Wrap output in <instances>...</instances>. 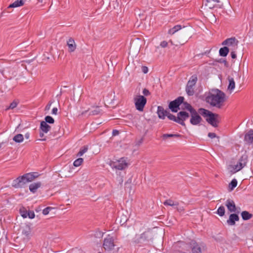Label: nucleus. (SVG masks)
Instances as JSON below:
<instances>
[{"label": "nucleus", "instance_id": "obj_39", "mask_svg": "<svg viewBox=\"0 0 253 253\" xmlns=\"http://www.w3.org/2000/svg\"><path fill=\"white\" fill-rule=\"evenodd\" d=\"M83 161L84 160L83 158H78L74 161L73 165L76 167H79L81 165L83 162Z\"/></svg>", "mask_w": 253, "mask_h": 253}, {"label": "nucleus", "instance_id": "obj_59", "mask_svg": "<svg viewBox=\"0 0 253 253\" xmlns=\"http://www.w3.org/2000/svg\"><path fill=\"white\" fill-rule=\"evenodd\" d=\"M176 209L178 211H181L183 210V208L182 207H181V208L176 207Z\"/></svg>", "mask_w": 253, "mask_h": 253}, {"label": "nucleus", "instance_id": "obj_16", "mask_svg": "<svg viewBox=\"0 0 253 253\" xmlns=\"http://www.w3.org/2000/svg\"><path fill=\"white\" fill-rule=\"evenodd\" d=\"M239 220V217L236 213H232L229 215V219L227 220V223L229 225L233 226L235 224L236 221Z\"/></svg>", "mask_w": 253, "mask_h": 253}, {"label": "nucleus", "instance_id": "obj_11", "mask_svg": "<svg viewBox=\"0 0 253 253\" xmlns=\"http://www.w3.org/2000/svg\"><path fill=\"white\" fill-rule=\"evenodd\" d=\"M103 246L106 251H110L112 250L115 246L113 237L108 235L107 238H105Z\"/></svg>", "mask_w": 253, "mask_h": 253}, {"label": "nucleus", "instance_id": "obj_42", "mask_svg": "<svg viewBox=\"0 0 253 253\" xmlns=\"http://www.w3.org/2000/svg\"><path fill=\"white\" fill-rule=\"evenodd\" d=\"M228 169H230V171L231 173H234L240 170L237 169L236 165H234V166L230 165V166H229Z\"/></svg>", "mask_w": 253, "mask_h": 253}, {"label": "nucleus", "instance_id": "obj_37", "mask_svg": "<svg viewBox=\"0 0 253 253\" xmlns=\"http://www.w3.org/2000/svg\"><path fill=\"white\" fill-rule=\"evenodd\" d=\"M217 213L220 216H222L225 214V208L223 206H221L217 211Z\"/></svg>", "mask_w": 253, "mask_h": 253}, {"label": "nucleus", "instance_id": "obj_2", "mask_svg": "<svg viewBox=\"0 0 253 253\" xmlns=\"http://www.w3.org/2000/svg\"><path fill=\"white\" fill-rule=\"evenodd\" d=\"M197 80V75H194L191 76L188 81L186 86V91L188 95L192 96L194 95L195 92L194 86H195Z\"/></svg>", "mask_w": 253, "mask_h": 253}, {"label": "nucleus", "instance_id": "obj_13", "mask_svg": "<svg viewBox=\"0 0 253 253\" xmlns=\"http://www.w3.org/2000/svg\"><path fill=\"white\" fill-rule=\"evenodd\" d=\"M238 41L235 38H228L223 42L222 45H226L229 47L230 48L237 49L238 48Z\"/></svg>", "mask_w": 253, "mask_h": 253}, {"label": "nucleus", "instance_id": "obj_36", "mask_svg": "<svg viewBox=\"0 0 253 253\" xmlns=\"http://www.w3.org/2000/svg\"><path fill=\"white\" fill-rule=\"evenodd\" d=\"M164 205L165 206H178V203H174L172 200L169 199L165 201L164 203Z\"/></svg>", "mask_w": 253, "mask_h": 253}, {"label": "nucleus", "instance_id": "obj_18", "mask_svg": "<svg viewBox=\"0 0 253 253\" xmlns=\"http://www.w3.org/2000/svg\"><path fill=\"white\" fill-rule=\"evenodd\" d=\"M244 141L246 143L250 144L253 143V130L250 129L245 135Z\"/></svg>", "mask_w": 253, "mask_h": 253}, {"label": "nucleus", "instance_id": "obj_29", "mask_svg": "<svg viewBox=\"0 0 253 253\" xmlns=\"http://www.w3.org/2000/svg\"><path fill=\"white\" fill-rule=\"evenodd\" d=\"M24 4V1H15L13 3L10 4L8 7L7 9L10 8L17 7L22 6Z\"/></svg>", "mask_w": 253, "mask_h": 253}, {"label": "nucleus", "instance_id": "obj_53", "mask_svg": "<svg viewBox=\"0 0 253 253\" xmlns=\"http://www.w3.org/2000/svg\"><path fill=\"white\" fill-rule=\"evenodd\" d=\"M142 71L144 74H146L148 72V69L146 66H142Z\"/></svg>", "mask_w": 253, "mask_h": 253}, {"label": "nucleus", "instance_id": "obj_22", "mask_svg": "<svg viewBox=\"0 0 253 253\" xmlns=\"http://www.w3.org/2000/svg\"><path fill=\"white\" fill-rule=\"evenodd\" d=\"M40 129L44 133L48 132L51 129V126L44 121H42L40 124Z\"/></svg>", "mask_w": 253, "mask_h": 253}, {"label": "nucleus", "instance_id": "obj_47", "mask_svg": "<svg viewBox=\"0 0 253 253\" xmlns=\"http://www.w3.org/2000/svg\"><path fill=\"white\" fill-rule=\"evenodd\" d=\"M27 216H28L30 218L32 219L35 217V213L33 211H29L27 212Z\"/></svg>", "mask_w": 253, "mask_h": 253}, {"label": "nucleus", "instance_id": "obj_41", "mask_svg": "<svg viewBox=\"0 0 253 253\" xmlns=\"http://www.w3.org/2000/svg\"><path fill=\"white\" fill-rule=\"evenodd\" d=\"M88 150V148L87 146H84L83 148V149H81L80 151L78 152L77 154V156H81L84 153H85Z\"/></svg>", "mask_w": 253, "mask_h": 253}, {"label": "nucleus", "instance_id": "obj_34", "mask_svg": "<svg viewBox=\"0 0 253 253\" xmlns=\"http://www.w3.org/2000/svg\"><path fill=\"white\" fill-rule=\"evenodd\" d=\"M127 217L126 215L122 214L120 216H119L117 220L118 221L121 225H123L127 221Z\"/></svg>", "mask_w": 253, "mask_h": 253}, {"label": "nucleus", "instance_id": "obj_58", "mask_svg": "<svg viewBox=\"0 0 253 253\" xmlns=\"http://www.w3.org/2000/svg\"><path fill=\"white\" fill-rule=\"evenodd\" d=\"M58 109L57 108H53L52 110V113L54 115H56L57 114Z\"/></svg>", "mask_w": 253, "mask_h": 253}, {"label": "nucleus", "instance_id": "obj_17", "mask_svg": "<svg viewBox=\"0 0 253 253\" xmlns=\"http://www.w3.org/2000/svg\"><path fill=\"white\" fill-rule=\"evenodd\" d=\"M225 205L230 212H236V205L234 202L233 200L228 199L226 201Z\"/></svg>", "mask_w": 253, "mask_h": 253}, {"label": "nucleus", "instance_id": "obj_60", "mask_svg": "<svg viewBox=\"0 0 253 253\" xmlns=\"http://www.w3.org/2000/svg\"><path fill=\"white\" fill-rule=\"evenodd\" d=\"M44 136V134H43V132L42 131V132H40V136L41 137H43Z\"/></svg>", "mask_w": 253, "mask_h": 253}, {"label": "nucleus", "instance_id": "obj_48", "mask_svg": "<svg viewBox=\"0 0 253 253\" xmlns=\"http://www.w3.org/2000/svg\"><path fill=\"white\" fill-rule=\"evenodd\" d=\"M236 49L230 48L231 55L232 59H235L237 57L236 54L235 53V50Z\"/></svg>", "mask_w": 253, "mask_h": 253}, {"label": "nucleus", "instance_id": "obj_19", "mask_svg": "<svg viewBox=\"0 0 253 253\" xmlns=\"http://www.w3.org/2000/svg\"><path fill=\"white\" fill-rule=\"evenodd\" d=\"M168 112L165 110L162 106H159L158 107L157 114L160 119H164L165 117L167 116Z\"/></svg>", "mask_w": 253, "mask_h": 253}, {"label": "nucleus", "instance_id": "obj_23", "mask_svg": "<svg viewBox=\"0 0 253 253\" xmlns=\"http://www.w3.org/2000/svg\"><path fill=\"white\" fill-rule=\"evenodd\" d=\"M41 183L40 182L33 183L30 185L29 189L31 192L34 193L37 191L38 188L41 187Z\"/></svg>", "mask_w": 253, "mask_h": 253}, {"label": "nucleus", "instance_id": "obj_1", "mask_svg": "<svg viewBox=\"0 0 253 253\" xmlns=\"http://www.w3.org/2000/svg\"><path fill=\"white\" fill-rule=\"evenodd\" d=\"M213 91V93H209L205 100L211 106L220 109L226 100V94L218 89H216Z\"/></svg>", "mask_w": 253, "mask_h": 253}, {"label": "nucleus", "instance_id": "obj_21", "mask_svg": "<svg viewBox=\"0 0 253 253\" xmlns=\"http://www.w3.org/2000/svg\"><path fill=\"white\" fill-rule=\"evenodd\" d=\"M181 109L182 111H184L185 110H187L190 113L192 111H193L195 109L187 102H185L183 100V102L181 104Z\"/></svg>", "mask_w": 253, "mask_h": 253}, {"label": "nucleus", "instance_id": "obj_12", "mask_svg": "<svg viewBox=\"0 0 253 253\" xmlns=\"http://www.w3.org/2000/svg\"><path fill=\"white\" fill-rule=\"evenodd\" d=\"M27 183L24 175H22L14 180L12 186L16 188H20L23 187Z\"/></svg>", "mask_w": 253, "mask_h": 253}, {"label": "nucleus", "instance_id": "obj_45", "mask_svg": "<svg viewBox=\"0 0 253 253\" xmlns=\"http://www.w3.org/2000/svg\"><path fill=\"white\" fill-rule=\"evenodd\" d=\"M20 213L21 216L24 218H26L27 217V211L24 209L20 210Z\"/></svg>", "mask_w": 253, "mask_h": 253}, {"label": "nucleus", "instance_id": "obj_57", "mask_svg": "<svg viewBox=\"0 0 253 253\" xmlns=\"http://www.w3.org/2000/svg\"><path fill=\"white\" fill-rule=\"evenodd\" d=\"M143 138H141L138 141L136 142V145L137 146L140 145L142 144V143L143 142Z\"/></svg>", "mask_w": 253, "mask_h": 253}, {"label": "nucleus", "instance_id": "obj_50", "mask_svg": "<svg viewBox=\"0 0 253 253\" xmlns=\"http://www.w3.org/2000/svg\"><path fill=\"white\" fill-rule=\"evenodd\" d=\"M143 94L145 96H148L150 94V92L147 89L144 88L143 90Z\"/></svg>", "mask_w": 253, "mask_h": 253}, {"label": "nucleus", "instance_id": "obj_61", "mask_svg": "<svg viewBox=\"0 0 253 253\" xmlns=\"http://www.w3.org/2000/svg\"><path fill=\"white\" fill-rule=\"evenodd\" d=\"M25 136L27 139H28L29 138L30 135L29 133H26Z\"/></svg>", "mask_w": 253, "mask_h": 253}, {"label": "nucleus", "instance_id": "obj_10", "mask_svg": "<svg viewBox=\"0 0 253 253\" xmlns=\"http://www.w3.org/2000/svg\"><path fill=\"white\" fill-rule=\"evenodd\" d=\"M190 117V113L185 111H181L177 114V123L180 124L182 126H185L184 121H186Z\"/></svg>", "mask_w": 253, "mask_h": 253}, {"label": "nucleus", "instance_id": "obj_24", "mask_svg": "<svg viewBox=\"0 0 253 253\" xmlns=\"http://www.w3.org/2000/svg\"><path fill=\"white\" fill-rule=\"evenodd\" d=\"M198 114L202 115L204 117H208L210 114L211 113V112L210 111L208 110L205 109L204 108H199L198 111H197Z\"/></svg>", "mask_w": 253, "mask_h": 253}, {"label": "nucleus", "instance_id": "obj_28", "mask_svg": "<svg viewBox=\"0 0 253 253\" xmlns=\"http://www.w3.org/2000/svg\"><path fill=\"white\" fill-rule=\"evenodd\" d=\"M241 216L243 220H247L251 219L253 215L247 211H243L241 212Z\"/></svg>", "mask_w": 253, "mask_h": 253}, {"label": "nucleus", "instance_id": "obj_4", "mask_svg": "<svg viewBox=\"0 0 253 253\" xmlns=\"http://www.w3.org/2000/svg\"><path fill=\"white\" fill-rule=\"evenodd\" d=\"M184 98L183 96H179L175 100L169 102V108L171 112L176 113L180 109V106L183 102Z\"/></svg>", "mask_w": 253, "mask_h": 253}, {"label": "nucleus", "instance_id": "obj_32", "mask_svg": "<svg viewBox=\"0 0 253 253\" xmlns=\"http://www.w3.org/2000/svg\"><path fill=\"white\" fill-rule=\"evenodd\" d=\"M101 110L100 109L99 106H95L94 109L89 112V115H97L100 114Z\"/></svg>", "mask_w": 253, "mask_h": 253}, {"label": "nucleus", "instance_id": "obj_35", "mask_svg": "<svg viewBox=\"0 0 253 253\" xmlns=\"http://www.w3.org/2000/svg\"><path fill=\"white\" fill-rule=\"evenodd\" d=\"M237 181L236 179H233L229 185V189L231 191L234 189L237 186Z\"/></svg>", "mask_w": 253, "mask_h": 253}, {"label": "nucleus", "instance_id": "obj_38", "mask_svg": "<svg viewBox=\"0 0 253 253\" xmlns=\"http://www.w3.org/2000/svg\"><path fill=\"white\" fill-rule=\"evenodd\" d=\"M45 121L46 123H48L50 124H52L54 123V119L50 116H47L44 118Z\"/></svg>", "mask_w": 253, "mask_h": 253}, {"label": "nucleus", "instance_id": "obj_44", "mask_svg": "<svg viewBox=\"0 0 253 253\" xmlns=\"http://www.w3.org/2000/svg\"><path fill=\"white\" fill-rule=\"evenodd\" d=\"M52 209L53 208L52 207H48L42 211V213L44 215H47L49 212V211Z\"/></svg>", "mask_w": 253, "mask_h": 253}, {"label": "nucleus", "instance_id": "obj_31", "mask_svg": "<svg viewBox=\"0 0 253 253\" xmlns=\"http://www.w3.org/2000/svg\"><path fill=\"white\" fill-rule=\"evenodd\" d=\"M181 136V135L179 134H164L162 136V137L164 140H166L168 138H170V137L177 138V137H180Z\"/></svg>", "mask_w": 253, "mask_h": 253}, {"label": "nucleus", "instance_id": "obj_8", "mask_svg": "<svg viewBox=\"0 0 253 253\" xmlns=\"http://www.w3.org/2000/svg\"><path fill=\"white\" fill-rule=\"evenodd\" d=\"M220 116L218 114L211 112L206 119V121L213 127H217L220 121Z\"/></svg>", "mask_w": 253, "mask_h": 253}, {"label": "nucleus", "instance_id": "obj_64", "mask_svg": "<svg viewBox=\"0 0 253 253\" xmlns=\"http://www.w3.org/2000/svg\"><path fill=\"white\" fill-rule=\"evenodd\" d=\"M99 235H101V236H102L103 235V233H102L101 232H99Z\"/></svg>", "mask_w": 253, "mask_h": 253}, {"label": "nucleus", "instance_id": "obj_25", "mask_svg": "<svg viewBox=\"0 0 253 253\" xmlns=\"http://www.w3.org/2000/svg\"><path fill=\"white\" fill-rule=\"evenodd\" d=\"M230 48L227 46H224L223 47L220 48L219 50V54L220 56L225 57L227 55L229 52Z\"/></svg>", "mask_w": 253, "mask_h": 253}, {"label": "nucleus", "instance_id": "obj_40", "mask_svg": "<svg viewBox=\"0 0 253 253\" xmlns=\"http://www.w3.org/2000/svg\"><path fill=\"white\" fill-rule=\"evenodd\" d=\"M167 116L170 120H172L176 123H177V117H175L174 115L170 114L169 112H168Z\"/></svg>", "mask_w": 253, "mask_h": 253}, {"label": "nucleus", "instance_id": "obj_9", "mask_svg": "<svg viewBox=\"0 0 253 253\" xmlns=\"http://www.w3.org/2000/svg\"><path fill=\"white\" fill-rule=\"evenodd\" d=\"M110 166L116 169L119 170H123L127 166V164L124 158H121L117 162H112L110 164Z\"/></svg>", "mask_w": 253, "mask_h": 253}, {"label": "nucleus", "instance_id": "obj_3", "mask_svg": "<svg viewBox=\"0 0 253 253\" xmlns=\"http://www.w3.org/2000/svg\"><path fill=\"white\" fill-rule=\"evenodd\" d=\"M179 35H182L183 36L188 37L190 35L189 28L184 26L182 28L181 25H177L172 28L169 30V34L171 35L174 34L176 32H178Z\"/></svg>", "mask_w": 253, "mask_h": 253}, {"label": "nucleus", "instance_id": "obj_49", "mask_svg": "<svg viewBox=\"0 0 253 253\" xmlns=\"http://www.w3.org/2000/svg\"><path fill=\"white\" fill-rule=\"evenodd\" d=\"M53 102L54 101L52 100L49 101V102L45 107V111H48L50 109V106L51 104L53 103Z\"/></svg>", "mask_w": 253, "mask_h": 253}, {"label": "nucleus", "instance_id": "obj_6", "mask_svg": "<svg viewBox=\"0 0 253 253\" xmlns=\"http://www.w3.org/2000/svg\"><path fill=\"white\" fill-rule=\"evenodd\" d=\"M136 109L139 111H143L147 103V99L143 95H138L134 98Z\"/></svg>", "mask_w": 253, "mask_h": 253}, {"label": "nucleus", "instance_id": "obj_56", "mask_svg": "<svg viewBox=\"0 0 253 253\" xmlns=\"http://www.w3.org/2000/svg\"><path fill=\"white\" fill-rule=\"evenodd\" d=\"M119 134V131L118 130L114 129L112 132L113 136H116Z\"/></svg>", "mask_w": 253, "mask_h": 253}, {"label": "nucleus", "instance_id": "obj_15", "mask_svg": "<svg viewBox=\"0 0 253 253\" xmlns=\"http://www.w3.org/2000/svg\"><path fill=\"white\" fill-rule=\"evenodd\" d=\"M220 1H205V3H203L202 7H204L205 9H212L214 7L221 8L216 3L219 2Z\"/></svg>", "mask_w": 253, "mask_h": 253}, {"label": "nucleus", "instance_id": "obj_63", "mask_svg": "<svg viewBox=\"0 0 253 253\" xmlns=\"http://www.w3.org/2000/svg\"><path fill=\"white\" fill-rule=\"evenodd\" d=\"M39 140H41V141H45V140H46V138H44L41 139H39Z\"/></svg>", "mask_w": 253, "mask_h": 253}, {"label": "nucleus", "instance_id": "obj_7", "mask_svg": "<svg viewBox=\"0 0 253 253\" xmlns=\"http://www.w3.org/2000/svg\"><path fill=\"white\" fill-rule=\"evenodd\" d=\"M190 116L191 117L190 123L192 125H198L203 121L202 118L195 109L190 113Z\"/></svg>", "mask_w": 253, "mask_h": 253}, {"label": "nucleus", "instance_id": "obj_51", "mask_svg": "<svg viewBox=\"0 0 253 253\" xmlns=\"http://www.w3.org/2000/svg\"><path fill=\"white\" fill-rule=\"evenodd\" d=\"M218 62H220V63H223L224 64V65H225V66L226 67H228V62H227V61L226 60H225V59H220L219 60V61H218Z\"/></svg>", "mask_w": 253, "mask_h": 253}, {"label": "nucleus", "instance_id": "obj_46", "mask_svg": "<svg viewBox=\"0 0 253 253\" xmlns=\"http://www.w3.org/2000/svg\"><path fill=\"white\" fill-rule=\"evenodd\" d=\"M17 104L18 103L16 101H13L12 103H10L8 109H14L17 106Z\"/></svg>", "mask_w": 253, "mask_h": 253}, {"label": "nucleus", "instance_id": "obj_52", "mask_svg": "<svg viewBox=\"0 0 253 253\" xmlns=\"http://www.w3.org/2000/svg\"><path fill=\"white\" fill-rule=\"evenodd\" d=\"M208 136L211 138H213L217 137L216 134L213 132H209L208 133Z\"/></svg>", "mask_w": 253, "mask_h": 253}, {"label": "nucleus", "instance_id": "obj_62", "mask_svg": "<svg viewBox=\"0 0 253 253\" xmlns=\"http://www.w3.org/2000/svg\"><path fill=\"white\" fill-rule=\"evenodd\" d=\"M87 112H88V110H86V111H84V112H83L82 113V114H81V115H84V114H85Z\"/></svg>", "mask_w": 253, "mask_h": 253}, {"label": "nucleus", "instance_id": "obj_33", "mask_svg": "<svg viewBox=\"0 0 253 253\" xmlns=\"http://www.w3.org/2000/svg\"><path fill=\"white\" fill-rule=\"evenodd\" d=\"M24 137L22 134H18L14 136L13 138V141L16 143H20L23 141Z\"/></svg>", "mask_w": 253, "mask_h": 253}, {"label": "nucleus", "instance_id": "obj_27", "mask_svg": "<svg viewBox=\"0 0 253 253\" xmlns=\"http://www.w3.org/2000/svg\"><path fill=\"white\" fill-rule=\"evenodd\" d=\"M228 79L229 81V84L228 86V89L230 91H231L235 88V83L234 79L233 78L228 77Z\"/></svg>", "mask_w": 253, "mask_h": 253}, {"label": "nucleus", "instance_id": "obj_54", "mask_svg": "<svg viewBox=\"0 0 253 253\" xmlns=\"http://www.w3.org/2000/svg\"><path fill=\"white\" fill-rule=\"evenodd\" d=\"M160 45L162 47H166L168 45V42L166 41H163L161 42Z\"/></svg>", "mask_w": 253, "mask_h": 253}, {"label": "nucleus", "instance_id": "obj_26", "mask_svg": "<svg viewBox=\"0 0 253 253\" xmlns=\"http://www.w3.org/2000/svg\"><path fill=\"white\" fill-rule=\"evenodd\" d=\"M27 183L34 180L37 176H34V173H28L23 175Z\"/></svg>", "mask_w": 253, "mask_h": 253}, {"label": "nucleus", "instance_id": "obj_55", "mask_svg": "<svg viewBox=\"0 0 253 253\" xmlns=\"http://www.w3.org/2000/svg\"><path fill=\"white\" fill-rule=\"evenodd\" d=\"M22 234L25 235L26 236H28L30 234V231L29 230H23L22 231Z\"/></svg>", "mask_w": 253, "mask_h": 253}, {"label": "nucleus", "instance_id": "obj_20", "mask_svg": "<svg viewBox=\"0 0 253 253\" xmlns=\"http://www.w3.org/2000/svg\"><path fill=\"white\" fill-rule=\"evenodd\" d=\"M67 45L69 47V51L71 52L75 50L76 48V45L75 41L72 38H70L67 42Z\"/></svg>", "mask_w": 253, "mask_h": 253}, {"label": "nucleus", "instance_id": "obj_14", "mask_svg": "<svg viewBox=\"0 0 253 253\" xmlns=\"http://www.w3.org/2000/svg\"><path fill=\"white\" fill-rule=\"evenodd\" d=\"M248 162V156L246 154L242 155L236 165V169L238 170H241L246 166Z\"/></svg>", "mask_w": 253, "mask_h": 253}, {"label": "nucleus", "instance_id": "obj_30", "mask_svg": "<svg viewBox=\"0 0 253 253\" xmlns=\"http://www.w3.org/2000/svg\"><path fill=\"white\" fill-rule=\"evenodd\" d=\"M192 253H202L201 248L200 246L197 243H194L192 247Z\"/></svg>", "mask_w": 253, "mask_h": 253}, {"label": "nucleus", "instance_id": "obj_43", "mask_svg": "<svg viewBox=\"0 0 253 253\" xmlns=\"http://www.w3.org/2000/svg\"><path fill=\"white\" fill-rule=\"evenodd\" d=\"M112 5L114 9H115L116 7H118V1H111V2L109 3V6L111 7Z\"/></svg>", "mask_w": 253, "mask_h": 253}, {"label": "nucleus", "instance_id": "obj_5", "mask_svg": "<svg viewBox=\"0 0 253 253\" xmlns=\"http://www.w3.org/2000/svg\"><path fill=\"white\" fill-rule=\"evenodd\" d=\"M153 239L152 233L149 231L144 232L140 235H136L134 238V242L136 244L148 241Z\"/></svg>", "mask_w": 253, "mask_h": 253}]
</instances>
